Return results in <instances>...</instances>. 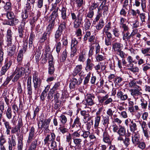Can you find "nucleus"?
I'll return each instance as SVG.
<instances>
[{
  "instance_id": "23",
  "label": "nucleus",
  "mask_w": 150,
  "mask_h": 150,
  "mask_svg": "<svg viewBox=\"0 0 150 150\" xmlns=\"http://www.w3.org/2000/svg\"><path fill=\"white\" fill-rule=\"evenodd\" d=\"M15 139V137H13V136L11 137V140L9 139L8 141L9 150H13V147H14L16 145Z\"/></svg>"
},
{
  "instance_id": "21",
  "label": "nucleus",
  "mask_w": 150,
  "mask_h": 150,
  "mask_svg": "<svg viewBox=\"0 0 150 150\" xmlns=\"http://www.w3.org/2000/svg\"><path fill=\"white\" fill-rule=\"evenodd\" d=\"M27 89L28 94L30 95L32 94V88L31 85V76L28 77L27 82Z\"/></svg>"
},
{
  "instance_id": "37",
  "label": "nucleus",
  "mask_w": 150,
  "mask_h": 150,
  "mask_svg": "<svg viewBox=\"0 0 150 150\" xmlns=\"http://www.w3.org/2000/svg\"><path fill=\"white\" fill-rule=\"evenodd\" d=\"M6 116L7 118L10 120L11 119L12 117V111L11 108L9 106H8V108L6 111Z\"/></svg>"
},
{
  "instance_id": "5",
  "label": "nucleus",
  "mask_w": 150,
  "mask_h": 150,
  "mask_svg": "<svg viewBox=\"0 0 150 150\" xmlns=\"http://www.w3.org/2000/svg\"><path fill=\"white\" fill-rule=\"evenodd\" d=\"M33 76L34 87L35 89L36 90L37 88H39L40 87L42 83V80L38 77V73L36 71L34 72Z\"/></svg>"
},
{
  "instance_id": "24",
  "label": "nucleus",
  "mask_w": 150,
  "mask_h": 150,
  "mask_svg": "<svg viewBox=\"0 0 150 150\" xmlns=\"http://www.w3.org/2000/svg\"><path fill=\"white\" fill-rule=\"evenodd\" d=\"M80 114L81 115L83 116V118L86 121H88L91 119L90 115L88 111L85 110H81Z\"/></svg>"
},
{
  "instance_id": "13",
  "label": "nucleus",
  "mask_w": 150,
  "mask_h": 150,
  "mask_svg": "<svg viewBox=\"0 0 150 150\" xmlns=\"http://www.w3.org/2000/svg\"><path fill=\"white\" fill-rule=\"evenodd\" d=\"M82 82V80L81 78H79L78 80L75 78H72L71 80V82L69 84V87L71 89L74 88L76 85H79Z\"/></svg>"
},
{
  "instance_id": "35",
  "label": "nucleus",
  "mask_w": 150,
  "mask_h": 150,
  "mask_svg": "<svg viewBox=\"0 0 150 150\" xmlns=\"http://www.w3.org/2000/svg\"><path fill=\"white\" fill-rule=\"evenodd\" d=\"M48 57L49 59V67H54V62H53V59L52 55L51 54H46V57L47 58Z\"/></svg>"
},
{
  "instance_id": "7",
  "label": "nucleus",
  "mask_w": 150,
  "mask_h": 150,
  "mask_svg": "<svg viewBox=\"0 0 150 150\" xmlns=\"http://www.w3.org/2000/svg\"><path fill=\"white\" fill-rule=\"evenodd\" d=\"M140 138V135L138 132L133 133L132 136V141L135 146H137L139 143Z\"/></svg>"
},
{
  "instance_id": "60",
  "label": "nucleus",
  "mask_w": 150,
  "mask_h": 150,
  "mask_svg": "<svg viewBox=\"0 0 150 150\" xmlns=\"http://www.w3.org/2000/svg\"><path fill=\"white\" fill-rule=\"evenodd\" d=\"M7 12L6 14V16L9 19H12L15 17L14 13L11 11H7Z\"/></svg>"
},
{
  "instance_id": "14",
  "label": "nucleus",
  "mask_w": 150,
  "mask_h": 150,
  "mask_svg": "<svg viewBox=\"0 0 150 150\" xmlns=\"http://www.w3.org/2000/svg\"><path fill=\"white\" fill-rule=\"evenodd\" d=\"M105 62H100L98 64L94 66V68L97 72H99V70H100L101 71L104 70L106 68V66L105 65Z\"/></svg>"
},
{
  "instance_id": "56",
  "label": "nucleus",
  "mask_w": 150,
  "mask_h": 150,
  "mask_svg": "<svg viewBox=\"0 0 150 150\" xmlns=\"http://www.w3.org/2000/svg\"><path fill=\"white\" fill-rule=\"evenodd\" d=\"M129 84L130 88H139V86L137 85L135 81H132L129 83Z\"/></svg>"
},
{
  "instance_id": "63",
  "label": "nucleus",
  "mask_w": 150,
  "mask_h": 150,
  "mask_svg": "<svg viewBox=\"0 0 150 150\" xmlns=\"http://www.w3.org/2000/svg\"><path fill=\"white\" fill-rule=\"evenodd\" d=\"M54 92V91L52 89H50V90L47 96V98L49 100H50L53 98V95Z\"/></svg>"
},
{
  "instance_id": "28",
  "label": "nucleus",
  "mask_w": 150,
  "mask_h": 150,
  "mask_svg": "<svg viewBox=\"0 0 150 150\" xmlns=\"http://www.w3.org/2000/svg\"><path fill=\"white\" fill-rule=\"evenodd\" d=\"M148 104L147 101L143 98L140 99V105L142 109L143 110H146L147 108V106H148Z\"/></svg>"
},
{
  "instance_id": "57",
  "label": "nucleus",
  "mask_w": 150,
  "mask_h": 150,
  "mask_svg": "<svg viewBox=\"0 0 150 150\" xmlns=\"http://www.w3.org/2000/svg\"><path fill=\"white\" fill-rule=\"evenodd\" d=\"M120 27L123 29L122 32H127V31H129V28L128 25H127L126 24H124L120 25Z\"/></svg>"
},
{
  "instance_id": "30",
  "label": "nucleus",
  "mask_w": 150,
  "mask_h": 150,
  "mask_svg": "<svg viewBox=\"0 0 150 150\" xmlns=\"http://www.w3.org/2000/svg\"><path fill=\"white\" fill-rule=\"evenodd\" d=\"M69 20H66V21H62L61 23L59 26L58 30L62 31L63 32L66 27V23L69 21Z\"/></svg>"
},
{
  "instance_id": "45",
  "label": "nucleus",
  "mask_w": 150,
  "mask_h": 150,
  "mask_svg": "<svg viewBox=\"0 0 150 150\" xmlns=\"http://www.w3.org/2000/svg\"><path fill=\"white\" fill-rule=\"evenodd\" d=\"M104 25L105 23L103 20L100 19L98 23L96 25V28L97 30H100L103 28Z\"/></svg>"
},
{
  "instance_id": "44",
  "label": "nucleus",
  "mask_w": 150,
  "mask_h": 150,
  "mask_svg": "<svg viewBox=\"0 0 150 150\" xmlns=\"http://www.w3.org/2000/svg\"><path fill=\"white\" fill-rule=\"evenodd\" d=\"M139 17L140 18L142 23L143 24H145L146 20V16L145 13H142L139 15Z\"/></svg>"
},
{
  "instance_id": "40",
  "label": "nucleus",
  "mask_w": 150,
  "mask_h": 150,
  "mask_svg": "<svg viewBox=\"0 0 150 150\" xmlns=\"http://www.w3.org/2000/svg\"><path fill=\"white\" fill-rule=\"evenodd\" d=\"M66 141L68 143L71 148H73V147L75 148V146L71 145L72 137L71 134L70 133H69L66 136Z\"/></svg>"
},
{
  "instance_id": "4",
  "label": "nucleus",
  "mask_w": 150,
  "mask_h": 150,
  "mask_svg": "<svg viewBox=\"0 0 150 150\" xmlns=\"http://www.w3.org/2000/svg\"><path fill=\"white\" fill-rule=\"evenodd\" d=\"M25 72L24 68L23 67H17L12 74V75H15V76L12 79V81L13 82L17 81L21 76L24 75Z\"/></svg>"
},
{
  "instance_id": "11",
  "label": "nucleus",
  "mask_w": 150,
  "mask_h": 150,
  "mask_svg": "<svg viewBox=\"0 0 150 150\" xmlns=\"http://www.w3.org/2000/svg\"><path fill=\"white\" fill-rule=\"evenodd\" d=\"M95 96L93 94L88 93L86 95V101L87 104L89 105L92 106L95 104L93 99Z\"/></svg>"
},
{
  "instance_id": "58",
  "label": "nucleus",
  "mask_w": 150,
  "mask_h": 150,
  "mask_svg": "<svg viewBox=\"0 0 150 150\" xmlns=\"http://www.w3.org/2000/svg\"><path fill=\"white\" fill-rule=\"evenodd\" d=\"M111 28L110 23H108L104 27L103 30V33H105L108 32Z\"/></svg>"
},
{
  "instance_id": "47",
  "label": "nucleus",
  "mask_w": 150,
  "mask_h": 150,
  "mask_svg": "<svg viewBox=\"0 0 150 150\" xmlns=\"http://www.w3.org/2000/svg\"><path fill=\"white\" fill-rule=\"evenodd\" d=\"M65 126L60 125L59 128L60 132L63 134L68 132V129L65 127Z\"/></svg>"
},
{
  "instance_id": "29",
  "label": "nucleus",
  "mask_w": 150,
  "mask_h": 150,
  "mask_svg": "<svg viewBox=\"0 0 150 150\" xmlns=\"http://www.w3.org/2000/svg\"><path fill=\"white\" fill-rule=\"evenodd\" d=\"M58 7L57 8V9L54 10L52 14L50 16V18L51 19V21L54 20L55 21V19L58 17Z\"/></svg>"
},
{
  "instance_id": "31",
  "label": "nucleus",
  "mask_w": 150,
  "mask_h": 150,
  "mask_svg": "<svg viewBox=\"0 0 150 150\" xmlns=\"http://www.w3.org/2000/svg\"><path fill=\"white\" fill-rule=\"evenodd\" d=\"M122 45L120 42H116L112 45V49L115 52H117L121 50V48Z\"/></svg>"
},
{
  "instance_id": "9",
  "label": "nucleus",
  "mask_w": 150,
  "mask_h": 150,
  "mask_svg": "<svg viewBox=\"0 0 150 150\" xmlns=\"http://www.w3.org/2000/svg\"><path fill=\"white\" fill-rule=\"evenodd\" d=\"M137 32V30H134L130 34L129 31L125 32H122V34H123V40H125V41H127L128 42H129L130 41V39L131 37L134 35L136 34Z\"/></svg>"
},
{
  "instance_id": "51",
  "label": "nucleus",
  "mask_w": 150,
  "mask_h": 150,
  "mask_svg": "<svg viewBox=\"0 0 150 150\" xmlns=\"http://www.w3.org/2000/svg\"><path fill=\"white\" fill-rule=\"evenodd\" d=\"M67 53L66 50L63 52L60 59V60L61 62H64L66 60L67 57Z\"/></svg>"
},
{
  "instance_id": "32",
  "label": "nucleus",
  "mask_w": 150,
  "mask_h": 150,
  "mask_svg": "<svg viewBox=\"0 0 150 150\" xmlns=\"http://www.w3.org/2000/svg\"><path fill=\"white\" fill-rule=\"evenodd\" d=\"M84 23L83 25V28L87 30L89 29L91 25V23L89 19L86 18L84 20Z\"/></svg>"
},
{
  "instance_id": "26",
  "label": "nucleus",
  "mask_w": 150,
  "mask_h": 150,
  "mask_svg": "<svg viewBox=\"0 0 150 150\" xmlns=\"http://www.w3.org/2000/svg\"><path fill=\"white\" fill-rule=\"evenodd\" d=\"M82 68L81 64L78 65L74 68L72 74L74 76H76L81 71Z\"/></svg>"
},
{
  "instance_id": "61",
  "label": "nucleus",
  "mask_w": 150,
  "mask_h": 150,
  "mask_svg": "<svg viewBox=\"0 0 150 150\" xmlns=\"http://www.w3.org/2000/svg\"><path fill=\"white\" fill-rule=\"evenodd\" d=\"M78 42L75 38H72L71 40V46L77 47Z\"/></svg>"
},
{
  "instance_id": "38",
  "label": "nucleus",
  "mask_w": 150,
  "mask_h": 150,
  "mask_svg": "<svg viewBox=\"0 0 150 150\" xmlns=\"http://www.w3.org/2000/svg\"><path fill=\"white\" fill-rule=\"evenodd\" d=\"M127 60L129 64L126 65V66L127 67H133L134 65L132 63H134L135 61L133 60L132 57L130 56H129L127 58Z\"/></svg>"
},
{
  "instance_id": "3",
  "label": "nucleus",
  "mask_w": 150,
  "mask_h": 150,
  "mask_svg": "<svg viewBox=\"0 0 150 150\" xmlns=\"http://www.w3.org/2000/svg\"><path fill=\"white\" fill-rule=\"evenodd\" d=\"M51 120L50 118H40L38 122V128L44 131L45 132H48L49 131V127L50 122Z\"/></svg>"
},
{
  "instance_id": "22",
  "label": "nucleus",
  "mask_w": 150,
  "mask_h": 150,
  "mask_svg": "<svg viewBox=\"0 0 150 150\" xmlns=\"http://www.w3.org/2000/svg\"><path fill=\"white\" fill-rule=\"evenodd\" d=\"M109 117L107 115L102 116V124L105 127V130L108 128L109 124Z\"/></svg>"
},
{
  "instance_id": "27",
  "label": "nucleus",
  "mask_w": 150,
  "mask_h": 150,
  "mask_svg": "<svg viewBox=\"0 0 150 150\" xmlns=\"http://www.w3.org/2000/svg\"><path fill=\"white\" fill-rule=\"evenodd\" d=\"M59 120L60 122L61 125L66 126L67 122V119L66 116L63 114L59 117Z\"/></svg>"
},
{
  "instance_id": "16",
  "label": "nucleus",
  "mask_w": 150,
  "mask_h": 150,
  "mask_svg": "<svg viewBox=\"0 0 150 150\" xmlns=\"http://www.w3.org/2000/svg\"><path fill=\"white\" fill-rule=\"evenodd\" d=\"M13 33L10 29H8L6 32V41L8 43V44L12 43V41L13 38Z\"/></svg>"
},
{
  "instance_id": "18",
  "label": "nucleus",
  "mask_w": 150,
  "mask_h": 150,
  "mask_svg": "<svg viewBox=\"0 0 150 150\" xmlns=\"http://www.w3.org/2000/svg\"><path fill=\"white\" fill-rule=\"evenodd\" d=\"M117 98L121 101H125L127 99L128 96L127 93H125L120 90H119L117 93Z\"/></svg>"
},
{
  "instance_id": "50",
  "label": "nucleus",
  "mask_w": 150,
  "mask_h": 150,
  "mask_svg": "<svg viewBox=\"0 0 150 150\" xmlns=\"http://www.w3.org/2000/svg\"><path fill=\"white\" fill-rule=\"evenodd\" d=\"M85 0H76V4L78 8L82 7L85 4Z\"/></svg>"
},
{
  "instance_id": "62",
  "label": "nucleus",
  "mask_w": 150,
  "mask_h": 150,
  "mask_svg": "<svg viewBox=\"0 0 150 150\" xmlns=\"http://www.w3.org/2000/svg\"><path fill=\"white\" fill-rule=\"evenodd\" d=\"M56 42V43L55 44L56 51L58 53H59L62 47L61 44L60 42L57 41Z\"/></svg>"
},
{
  "instance_id": "33",
  "label": "nucleus",
  "mask_w": 150,
  "mask_h": 150,
  "mask_svg": "<svg viewBox=\"0 0 150 150\" xmlns=\"http://www.w3.org/2000/svg\"><path fill=\"white\" fill-rule=\"evenodd\" d=\"M130 131L133 133L135 132L134 131L137 130V125L136 123L132 120L129 125Z\"/></svg>"
},
{
  "instance_id": "42",
  "label": "nucleus",
  "mask_w": 150,
  "mask_h": 150,
  "mask_svg": "<svg viewBox=\"0 0 150 150\" xmlns=\"http://www.w3.org/2000/svg\"><path fill=\"white\" fill-rule=\"evenodd\" d=\"M29 11L27 10H25L22 13L21 16L23 19L22 21L25 22L26 19H27L28 16Z\"/></svg>"
},
{
  "instance_id": "17",
  "label": "nucleus",
  "mask_w": 150,
  "mask_h": 150,
  "mask_svg": "<svg viewBox=\"0 0 150 150\" xmlns=\"http://www.w3.org/2000/svg\"><path fill=\"white\" fill-rule=\"evenodd\" d=\"M103 141L104 142L109 145L111 144L112 141L110 138L108 134L105 130L103 133Z\"/></svg>"
},
{
  "instance_id": "43",
  "label": "nucleus",
  "mask_w": 150,
  "mask_h": 150,
  "mask_svg": "<svg viewBox=\"0 0 150 150\" xmlns=\"http://www.w3.org/2000/svg\"><path fill=\"white\" fill-rule=\"evenodd\" d=\"M11 6L12 5L10 2L8 1L6 2L5 5L4 7V8L6 11H11L12 9Z\"/></svg>"
},
{
  "instance_id": "53",
  "label": "nucleus",
  "mask_w": 150,
  "mask_h": 150,
  "mask_svg": "<svg viewBox=\"0 0 150 150\" xmlns=\"http://www.w3.org/2000/svg\"><path fill=\"white\" fill-rule=\"evenodd\" d=\"M100 121V116H96L95 120L94 127H97L99 126Z\"/></svg>"
},
{
  "instance_id": "34",
  "label": "nucleus",
  "mask_w": 150,
  "mask_h": 150,
  "mask_svg": "<svg viewBox=\"0 0 150 150\" xmlns=\"http://www.w3.org/2000/svg\"><path fill=\"white\" fill-rule=\"evenodd\" d=\"M23 136H20V138L18 139L17 145L18 150H23Z\"/></svg>"
},
{
  "instance_id": "48",
  "label": "nucleus",
  "mask_w": 150,
  "mask_h": 150,
  "mask_svg": "<svg viewBox=\"0 0 150 150\" xmlns=\"http://www.w3.org/2000/svg\"><path fill=\"white\" fill-rule=\"evenodd\" d=\"M6 142L5 139L3 135L0 137V149L5 148L4 144Z\"/></svg>"
},
{
  "instance_id": "41",
  "label": "nucleus",
  "mask_w": 150,
  "mask_h": 150,
  "mask_svg": "<svg viewBox=\"0 0 150 150\" xmlns=\"http://www.w3.org/2000/svg\"><path fill=\"white\" fill-rule=\"evenodd\" d=\"M20 128L18 126H15L14 127L11 128V132L12 134H16L17 136H18L20 132Z\"/></svg>"
},
{
  "instance_id": "10",
  "label": "nucleus",
  "mask_w": 150,
  "mask_h": 150,
  "mask_svg": "<svg viewBox=\"0 0 150 150\" xmlns=\"http://www.w3.org/2000/svg\"><path fill=\"white\" fill-rule=\"evenodd\" d=\"M142 91L141 88L139 86V88H135L132 89L130 91L131 95L135 98H138V96H142V93L140 92Z\"/></svg>"
},
{
  "instance_id": "1",
  "label": "nucleus",
  "mask_w": 150,
  "mask_h": 150,
  "mask_svg": "<svg viewBox=\"0 0 150 150\" xmlns=\"http://www.w3.org/2000/svg\"><path fill=\"white\" fill-rule=\"evenodd\" d=\"M35 134V128L33 126L29 130V133L27 142L29 144L31 143L29 146L28 150H35L38 144V139H35L34 140L32 141L34 139Z\"/></svg>"
},
{
  "instance_id": "54",
  "label": "nucleus",
  "mask_w": 150,
  "mask_h": 150,
  "mask_svg": "<svg viewBox=\"0 0 150 150\" xmlns=\"http://www.w3.org/2000/svg\"><path fill=\"white\" fill-rule=\"evenodd\" d=\"M82 141V139L81 138H75L73 139V142L76 145V146H79L80 145Z\"/></svg>"
},
{
  "instance_id": "8",
  "label": "nucleus",
  "mask_w": 150,
  "mask_h": 150,
  "mask_svg": "<svg viewBox=\"0 0 150 150\" xmlns=\"http://www.w3.org/2000/svg\"><path fill=\"white\" fill-rule=\"evenodd\" d=\"M81 124L80 121V118L77 116L75 119L73 123L71 125V129L77 130V129H80L81 127Z\"/></svg>"
},
{
  "instance_id": "64",
  "label": "nucleus",
  "mask_w": 150,
  "mask_h": 150,
  "mask_svg": "<svg viewBox=\"0 0 150 150\" xmlns=\"http://www.w3.org/2000/svg\"><path fill=\"white\" fill-rule=\"evenodd\" d=\"M88 42H90L91 45L95 44L96 42V40L95 39V36L94 35H92L90 37Z\"/></svg>"
},
{
  "instance_id": "20",
  "label": "nucleus",
  "mask_w": 150,
  "mask_h": 150,
  "mask_svg": "<svg viewBox=\"0 0 150 150\" xmlns=\"http://www.w3.org/2000/svg\"><path fill=\"white\" fill-rule=\"evenodd\" d=\"M87 52L85 50H83L78 56V60L80 62H84L86 59Z\"/></svg>"
},
{
  "instance_id": "2",
  "label": "nucleus",
  "mask_w": 150,
  "mask_h": 150,
  "mask_svg": "<svg viewBox=\"0 0 150 150\" xmlns=\"http://www.w3.org/2000/svg\"><path fill=\"white\" fill-rule=\"evenodd\" d=\"M56 138V135L53 132H51L50 134H47L44 140V144L49 148V145L50 147L53 150L55 149L57 147L56 142L55 139Z\"/></svg>"
},
{
  "instance_id": "49",
  "label": "nucleus",
  "mask_w": 150,
  "mask_h": 150,
  "mask_svg": "<svg viewBox=\"0 0 150 150\" xmlns=\"http://www.w3.org/2000/svg\"><path fill=\"white\" fill-rule=\"evenodd\" d=\"M24 52L23 50H20L17 58L18 62H21L22 61L23 57V54Z\"/></svg>"
},
{
  "instance_id": "52",
  "label": "nucleus",
  "mask_w": 150,
  "mask_h": 150,
  "mask_svg": "<svg viewBox=\"0 0 150 150\" xmlns=\"http://www.w3.org/2000/svg\"><path fill=\"white\" fill-rule=\"evenodd\" d=\"M77 47L71 46V53L70 54L71 57H73L76 54Z\"/></svg>"
},
{
  "instance_id": "6",
  "label": "nucleus",
  "mask_w": 150,
  "mask_h": 150,
  "mask_svg": "<svg viewBox=\"0 0 150 150\" xmlns=\"http://www.w3.org/2000/svg\"><path fill=\"white\" fill-rule=\"evenodd\" d=\"M83 14L80 10L77 14V18L74 20L73 22L74 27L75 28H78L82 23L83 20Z\"/></svg>"
},
{
  "instance_id": "36",
  "label": "nucleus",
  "mask_w": 150,
  "mask_h": 150,
  "mask_svg": "<svg viewBox=\"0 0 150 150\" xmlns=\"http://www.w3.org/2000/svg\"><path fill=\"white\" fill-rule=\"evenodd\" d=\"M62 33V31L58 30H57L56 31L54 35V38L56 42L58 41L61 39Z\"/></svg>"
},
{
  "instance_id": "59",
  "label": "nucleus",
  "mask_w": 150,
  "mask_h": 150,
  "mask_svg": "<svg viewBox=\"0 0 150 150\" xmlns=\"http://www.w3.org/2000/svg\"><path fill=\"white\" fill-rule=\"evenodd\" d=\"M90 134V132L89 131H86L84 130L82 134H81V137L84 139H86L89 137Z\"/></svg>"
},
{
  "instance_id": "39",
  "label": "nucleus",
  "mask_w": 150,
  "mask_h": 150,
  "mask_svg": "<svg viewBox=\"0 0 150 150\" xmlns=\"http://www.w3.org/2000/svg\"><path fill=\"white\" fill-rule=\"evenodd\" d=\"M97 54V55H96L95 57L96 60L97 62H100L103 61L106 59L104 53L102 54Z\"/></svg>"
},
{
  "instance_id": "12",
  "label": "nucleus",
  "mask_w": 150,
  "mask_h": 150,
  "mask_svg": "<svg viewBox=\"0 0 150 150\" xmlns=\"http://www.w3.org/2000/svg\"><path fill=\"white\" fill-rule=\"evenodd\" d=\"M8 44V43H7V47L8 54L9 56H12L14 55L15 52L16 47L14 45H12V43Z\"/></svg>"
},
{
  "instance_id": "19",
  "label": "nucleus",
  "mask_w": 150,
  "mask_h": 150,
  "mask_svg": "<svg viewBox=\"0 0 150 150\" xmlns=\"http://www.w3.org/2000/svg\"><path fill=\"white\" fill-rule=\"evenodd\" d=\"M12 64V61L11 60L6 62L5 65L1 69V73L2 75L5 74L6 72Z\"/></svg>"
},
{
  "instance_id": "15",
  "label": "nucleus",
  "mask_w": 150,
  "mask_h": 150,
  "mask_svg": "<svg viewBox=\"0 0 150 150\" xmlns=\"http://www.w3.org/2000/svg\"><path fill=\"white\" fill-rule=\"evenodd\" d=\"M94 66V65L92 62V60L88 58L86 62L85 69L87 71H91L93 69Z\"/></svg>"
},
{
  "instance_id": "25",
  "label": "nucleus",
  "mask_w": 150,
  "mask_h": 150,
  "mask_svg": "<svg viewBox=\"0 0 150 150\" xmlns=\"http://www.w3.org/2000/svg\"><path fill=\"white\" fill-rule=\"evenodd\" d=\"M67 8L64 7H63L61 10H60L61 12V17L62 19V21L69 20L67 19V17L66 13Z\"/></svg>"
},
{
  "instance_id": "46",
  "label": "nucleus",
  "mask_w": 150,
  "mask_h": 150,
  "mask_svg": "<svg viewBox=\"0 0 150 150\" xmlns=\"http://www.w3.org/2000/svg\"><path fill=\"white\" fill-rule=\"evenodd\" d=\"M125 132V128L122 126H120L119 130L117 131V134L120 136H124Z\"/></svg>"
},
{
  "instance_id": "55",
  "label": "nucleus",
  "mask_w": 150,
  "mask_h": 150,
  "mask_svg": "<svg viewBox=\"0 0 150 150\" xmlns=\"http://www.w3.org/2000/svg\"><path fill=\"white\" fill-rule=\"evenodd\" d=\"M61 41L63 45L66 47L67 46L68 42L67 37L64 36H63L61 39Z\"/></svg>"
}]
</instances>
